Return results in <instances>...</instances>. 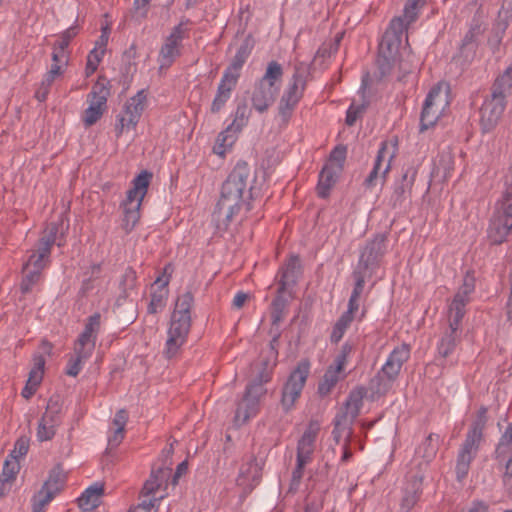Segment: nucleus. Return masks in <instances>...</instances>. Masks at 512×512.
<instances>
[{"mask_svg":"<svg viewBox=\"0 0 512 512\" xmlns=\"http://www.w3.org/2000/svg\"><path fill=\"white\" fill-rule=\"evenodd\" d=\"M61 228L62 224L58 222H52L46 226L35 248L31 250L28 260L23 265L25 269L43 271L49 265L53 245L57 244L60 247L64 244Z\"/></svg>","mask_w":512,"mask_h":512,"instance_id":"obj_7","label":"nucleus"},{"mask_svg":"<svg viewBox=\"0 0 512 512\" xmlns=\"http://www.w3.org/2000/svg\"><path fill=\"white\" fill-rule=\"evenodd\" d=\"M52 61V65H61V69H64L68 63L67 51L61 50L60 48L53 46Z\"/></svg>","mask_w":512,"mask_h":512,"instance_id":"obj_55","label":"nucleus"},{"mask_svg":"<svg viewBox=\"0 0 512 512\" xmlns=\"http://www.w3.org/2000/svg\"><path fill=\"white\" fill-rule=\"evenodd\" d=\"M282 76V66L276 61L269 62L264 75L256 82L251 95L252 106L257 112H266L274 103Z\"/></svg>","mask_w":512,"mask_h":512,"instance_id":"obj_5","label":"nucleus"},{"mask_svg":"<svg viewBox=\"0 0 512 512\" xmlns=\"http://www.w3.org/2000/svg\"><path fill=\"white\" fill-rule=\"evenodd\" d=\"M101 327L100 313H94L87 319L83 332L79 335L74 344V352L72 355L88 360L94 349L98 333Z\"/></svg>","mask_w":512,"mask_h":512,"instance_id":"obj_17","label":"nucleus"},{"mask_svg":"<svg viewBox=\"0 0 512 512\" xmlns=\"http://www.w3.org/2000/svg\"><path fill=\"white\" fill-rule=\"evenodd\" d=\"M236 86L237 84L232 82L231 79L228 80L226 78H221L217 87L216 95L210 107L211 113L216 114L221 111V109L230 99L232 91L236 88Z\"/></svg>","mask_w":512,"mask_h":512,"instance_id":"obj_34","label":"nucleus"},{"mask_svg":"<svg viewBox=\"0 0 512 512\" xmlns=\"http://www.w3.org/2000/svg\"><path fill=\"white\" fill-rule=\"evenodd\" d=\"M23 278L21 281V291L22 293H28L32 290L33 286L37 284L42 276V271L35 269H25L23 267Z\"/></svg>","mask_w":512,"mask_h":512,"instance_id":"obj_41","label":"nucleus"},{"mask_svg":"<svg viewBox=\"0 0 512 512\" xmlns=\"http://www.w3.org/2000/svg\"><path fill=\"white\" fill-rule=\"evenodd\" d=\"M496 452L499 456L512 453V423L507 427L497 446Z\"/></svg>","mask_w":512,"mask_h":512,"instance_id":"obj_50","label":"nucleus"},{"mask_svg":"<svg viewBox=\"0 0 512 512\" xmlns=\"http://www.w3.org/2000/svg\"><path fill=\"white\" fill-rule=\"evenodd\" d=\"M479 445L465 440L459 451L456 463V476L462 481L468 475L470 464L475 458Z\"/></svg>","mask_w":512,"mask_h":512,"instance_id":"obj_29","label":"nucleus"},{"mask_svg":"<svg viewBox=\"0 0 512 512\" xmlns=\"http://www.w3.org/2000/svg\"><path fill=\"white\" fill-rule=\"evenodd\" d=\"M345 367L333 362L325 371L322 380L318 385V393L322 396L328 395L336 384L345 378Z\"/></svg>","mask_w":512,"mask_h":512,"instance_id":"obj_31","label":"nucleus"},{"mask_svg":"<svg viewBox=\"0 0 512 512\" xmlns=\"http://www.w3.org/2000/svg\"><path fill=\"white\" fill-rule=\"evenodd\" d=\"M512 88V67H508L499 75L493 86L491 97L505 101Z\"/></svg>","mask_w":512,"mask_h":512,"instance_id":"obj_37","label":"nucleus"},{"mask_svg":"<svg viewBox=\"0 0 512 512\" xmlns=\"http://www.w3.org/2000/svg\"><path fill=\"white\" fill-rule=\"evenodd\" d=\"M439 435L429 434L421 445L416 449V454L424 459L425 463L430 462L436 455L438 449Z\"/></svg>","mask_w":512,"mask_h":512,"instance_id":"obj_40","label":"nucleus"},{"mask_svg":"<svg viewBox=\"0 0 512 512\" xmlns=\"http://www.w3.org/2000/svg\"><path fill=\"white\" fill-rule=\"evenodd\" d=\"M410 357V346L406 343L395 347L377 375L371 379L370 388L377 394H385L397 379L403 364Z\"/></svg>","mask_w":512,"mask_h":512,"instance_id":"obj_8","label":"nucleus"},{"mask_svg":"<svg viewBox=\"0 0 512 512\" xmlns=\"http://www.w3.org/2000/svg\"><path fill=\"white\" fill-rule=\"evenodd\" d=\"M512 231V190L503 193L496 202L488 228V238L492 244L506 241Z\"/></svg>","mask_w":512,"mask_h":512,"instance_id":"obj_10","label":"nucleus"},{"mask_svg":"<svg viewBox=\"0 0 512 512\" xmlns=\"http://www.w3.org/2000/svg\"><path fill=\"white\" fill-rule=\"evenodd\" d=\"M84 362H85V360L78 358L74 355H71V357L68 361L67 369H66L67 375L76 377L82 370V364Z\"/></svg>","mask_w":512,"mask_h":512,"instance_id":"obj_54","label":"nucleus"},{"mask_svg":"<svg viewBox=\"0 0 512 512\" xmlns=\"http://www.w3.org/2000/svg\"><path fill=\"white\" fill-rule=\"evenodd\" d=\"M305 73L306 68L302 64L295 66L291 82L281 96L278 104V115L283 124L289 122L293 111L303 97L306 86Z\"/></svg>","mask_w":512,"mask_h":512,"instance_id":"obj_12","label":"nucleus"},{"mask_svg":"<svg viewBox=\"0 0 512 512\" xmlns=\"http://www.w3.org/2000/svg\"><path fill=\"white\" fill-rule=\"evenodd\" d=\"M260 466L258 465L255 458L251 457L241 468L237 477V484L244 487L245 489H253V487L259 482L261 473Z\"/></svg>","mask_w":512,"mask_h":512,"instance_id":"obj_30","label":"nucleus"},{"mask_svg":"<svg viewBox=\"0 0 512 512\" xmlns=\"http://www.w3.org/2000/svg\"><path fill=\"white\" fill-rule=\"evenodd\" d=\"M65 482V472L60 467H55L49 473L41 490L33 498L47 505L63 489Z\"/></svg>","mask_w":512,"mask_h":512,"instance_id":"obj_23","label":"nucleus"},{"mask_svg":"<svg viewBox=\"0 0 512 512\" xmlns=\"http://www.w3.org/2000/svg\"><path fill=\"white\" fill-rule=\"evenodd\" d=\"M170 473L171 469L165 467L152 469L149 479L144 483L142 494L144 496L154 494L170 476Z\"/></svg>","mask_w":512,"mask_h":512,"instance_id":"obj_38","label":"nucleus"},{"mask_svg":"<svg viewBox=\"0 0 512 512\" xmlns=\"http://www.w3.org/2000/svg\"><path fill=\"white\" fill-rule=\"evenodd\" d=\"M194 297L190 291L180 295L171 315L163 354L167 359L176 357L187 342L191 329V308Z\"/></svg>","mask_w":512,"mask_h":512,"instance_id":"obj_4","label":"nucleus"},{"mask_svg":"<svg viewBox=\"0 0 512 512\" xmlns=\"http://www.w3.org/2000/svg\"><path fill=\"white\" fill-rule=\"evenodd\" d=\"M128 421V414L124 409H121L117 411L115 414L113 425L115 428H121L122 430H125L126 423Z\"/></svg>","mask_w":512,"mask_h":512,"instance_id":"obj_61","label":"nucleus"},{"mask_svg":"<svg viewBox=\"0 0 512 512\" xmlns=\"http://www.w3.org/2000/svg\"><path fill=\"white\" fill-rule=\"evenodd\" d=\"M367 274V270L356 267L353 272V278L355 279V285L350 297H354L359 299L365 285V277Z\"/></svg>","mask_w":512,"mask_h":512,"instance_id":"obj_52","label":"nucleus"},{"mask_svg":"<svg viewBox=\"0 0 512 512\" xmlns=\"http://www.w3.org/2000/svg\"><path fill=\"white\" fill-rule=\"evenodd\" d=\"M424 475L420 472L410 473L404 488V495L400 505L401 512H410L420 499Z\"/></svg>","mask_w":512,"mask_h":512,"instance_id":"obj_27","label":"nucleus"},{"mask_svg":"<svg viewBox=\"0 0 512 512\" xmlns=\"http://www.w3.org/2000/svg\"><path fill=\"white\" fill-rule=\"evenodd\" d=\"M299 274L300 260L293 255L280 269L279 293H284L289 286L293 285Z\"/></svg>","mask_w":512,"mask_h":512,"instance_id":"obj_32","label":"nucleus"},{"mask_svg":"<svg viewBox=\"0 0 512 512\" xmlns=\"http://www.w3.org/2000/svg\"><path fill=\"white\" fill-rule=\"evenodd\" d=\"M447 104L440 86L433 87L428 93L421 112L420 131L423 132L434 126Z\"/></svg>","mask_w":512,"mask_h":512,"instance_id":"obj_19","label":"nucleus"},{"mask_svg":"<svg viewBox=\"0 0 512 512\" xmlns=\"http://www.w3.org/2000/svg\"><path fill=\"white\" fill-rule=\"evenodd\" d=\"M359 299L357 298H354V297H350L349 299V302H348V309L346 312H344L343 314L354 319V315L355 313L358 311L359 309V302H358Z\"/></svg>","mask_w":512,"mask_h":512,"instance_id":"obj_62","label":"nucleus"},{"mask_svg":"<svg viewBox=\"0 0 512 512\" xmlns=\"http://www.w3.org/2000/svg\"><path fill=\"white\" fill-rule=\"evenodd\" d=\"M250 116L251 109L246 101L238 103L232 123L217 137L214 153L220 156L225 155L226 151L235 143L237 134L248 124Z\"/></svg>","mask_w":512,"mask_h":512,"instance_id":"obj_13","label":"nucleus"},{"mask_svg":"<svg viewBox=\"0 0 512 512\" xmlns=\"http://www.w3.org/2000/svg\"><path fill=\"white\" fill-rule=\"evenodd\" d=\"M504 483L508 487V489H512V458L506 464Z\"/></svg>","mask_w":512,"mask_h":512,"instance_id":"obj_64","label":"nucleus"},{"mask_svg":"<svg viewBox=\"0 0 512 512\" xmlns=\"http://www.w3.org/2000/svg\"><path fill=\"white\" fill-rule=\"evenodd\" d=\"M104 55V50L94 48L90 51L88 57H87V63L85 68L86 76L89 77L92 75L96 70L97 67Z\"/></svg>","mask_w":512,"mask_h":512,"instance_id":"obj_51","label":"nucleus"},{"mask_svg":"<svg viewBox=\"0 0 512 512\" xmlns=\"http://www.w3.org/2000/svg\"><path fill=\"white\" fill-rule=\"evenodd\" d=\"M367 102L363 101L359 104H357L355 101L351 103L349 106L347 113H346V119L345 122L348 126H353L356 121L361 118L367 108Z\"/></svg>","mask_w":512,"mask_h":512,"instance_id":"obj_47","label":"nucleus"},{"mask_svg":"<svg viewBox=\"0 0 512 512\" xmlns=\"http://www.w3.org/2000/svg\"><path fill=\"white\" fill-rule=\"evenodd\" d=\"M64 72V69H61V65H51L50 70L45 74L42 82L45 85L51 86L55 79L61 76Z\"/></svg>","mask_w":512,"mask_h":512,"instance_id":"obj_57","label":"nucleus"},{"mask_svg":"<svg viewBox=\"0 0 512 512\" xmlns=\"http://www.w3.org/2000/svg\"><path fill=\"white\" fill-rule=\"evenodd\" d=\"M167 270L168 266L164 268L163 274L158 276L152 285L154 290L151 293V300L147 307V312L150 315H154L162 311L166 306V301L169 294L167 286L170 281V275L166 274Z\"/></svg>","mask_w":512,"mask_h":512,"instance_id":"obj_25","label":"nucleus"},{"mask_svg":"<svg viewBox=\"0 0 512 512\" xmlns=\"http://www.w3.org/2000/svg\"><path fill=\"white\" fill-rule=\"evenodd\" d=\"M336 182V172L333 170L332 165H325L320 172L319 181L317 185V193L321 198H326L332 186Z\"/></svg>","mask_w":512,"mask_h":512,"instance_id":"obj_39","label":"nucleus"},{"mask_svg":"<svg viewBox=\"0 0 512 512\" xmlns=\"http://www.w3.org/2000/svg\"><path fill=\"white\" fill-rule=\"evenodd\" d=\"M346 158V148L344 146H336L330 154V162H335L338 168H341L342 163Z\"/></svg>","mask_w":512,"mask_h":512,"instance_id":"obj_58","label":"nucleus"},{"mask_svg":"<svg viewBox=\"0 0 512 512\" xmlns=\"http://www.w3.org/2000/svg\"><path fill=\"white\" fill-rule=\"evenodd\" d=\"M309 463H311V462L296 457V466L292 471L289 492H296L298 490L301 480L304 475V469H305L306 465Z\"/></svg>","mask_w":512,"mask_h":512,"instance_id":"obj_43","label":"nucleus"},{"mask_svg":"<svg viewBox=\"0 0 512 512\" xmlns=\"http://www.w3.org/2000/svg\"><path fill=\"white\" fill-rule=\"evenodd\" d=\"M277 345L278 338L274 337L268 345L266 355L261 359L263 367L258 371L253 382L247 386L243 398L238 403L234 417L237 425L245 424L259 412L260 399L267 392L263 385L270 381L273 368L276 365L278 357Z\"/></svg>","mask_w":512,"mask_h":512,"instance_id":"obj_2","label":"nucleus"},{"mask_svg":"<svg viewBox=\"0 0 512 512\" xmlns=\"http://www.w3.org/2000/svg\"><path fill=\"white\" fill-rule=\"evenodd\" d=\"M395 155V145L389 144L386 141L381 143L373 168L364 181V185L367 188L375 186L378 180H381L382 183L385 182L386 176L391 169V162Z\"/></svg>","mask_w":512,"mask_h":512,"instance_id":"obj_18","label":"nucleus"},{"mask_svg":"<svg viewBox=\"0 0 512 512\" xmlns=\"http://www.w3.org/2000/svg\"><path fill=\"white\" fill-rule=\"evenodd\" d=\"M386 242L384 234H378L369 241L360 253L357 267L367 271L376 268L386 251Z\"/></svg>","mask_w":512,"mask_h":512,"instance_id":"obj_21","label":"nucleus"},{"mask_svg":"<svg viewBox=\"0 0 512 512\" xmlns=\"http://www.w3.org/2000/svg\"><path fill=\"white\" fill-rule=\"evenodd\" d=\"M102 494L103 485L96 483L88 487L78 498L79 507L85 512L92 511L98 507Z\"/></svg>","mask_w":512,"mask_h":512,"instance_id":"obj_35","label":"nucleus"},{"mask_svg":"<svg viewBox=\"0 0 512 512\" xmlns=\"http://www.w3.org/2000/svg\"><path fill=\"white\" fill-rule=\"evenodd\" d=\"M506 101L493 97L486 99L480 109V123L485 132L492 130L500 120Z\"/></svg>","mask_w":512,"mask_h":512,"instance_id":"obj_24","label":"nucleus"},{"mask_svg":"<svg viewBox=\"0 0 512 512\" xmlns=\"http://www.w3.org/2000/svg\"><path fill=\"white\" fill-rule=\"evenodd\" d=\"M29 450V438L23 436L18 438L14 445V449L10 453L13 461H18L19 458L25 456Z\"/></svg>","mask_w":512,"mask_h":512,"instance_id":"obj_53","label":"nucleus"},{"mask_svg":"<svg viewBox=\"0 0 512 512\" xmlns=\"http://www.w3.org/2000/svg\"><path fill=\"white\" fill-rule=\"evenodd\" d=\"M416 175L417 169L413 166H409L405 169L401 179L395 183L391 197L394 206L402 204L410 195Z\"/></svg>","mask_w":512,"mask_h":512,"instance_id":"obj_28","label":"nucleus"},{"mask_svg":"<svg viewBox=\"0 0 512 512\" xmlns=\"http://www.w3.org/2000/svg\"><path fill=\"white\" fill-rule=\"evenodd\" d=\"M152 173L142 171L132 181V187L127 191L125 200L121 203L123 209L122 228L130 233L140 219V208L147 194Z\"/></svg>","mask_w":512,"mask_h":512,"instance_id":"obj_6","label":"nucleus"},{"mask_svg":"<svg viewBox=\"0 0 512 512\" xmlns=\"http://www.w3.org/2000/svg\"><path fill=\"white\" fill-rule=\"evenodd\" d=\"M20 465L18 461H13L12 459H7L4 463L2 473L0 475V480L4 484H11V482L15 479L17 473L19 472Z\"/></svg>","mask_w":512,"mask_h":512,"instance_id":"obj_48","label":"nucleus"},{"mask_svg":"<svg viewBox=\"0 0 512 512\" xmlns=\"http://www.w3.org/2000/svg\"><path fill=\"white\" fill-rule=\"evenodd\" d=\"M255 175L246 162H238L222 184L221 195L213 212L218 229H227L251 198Z\"/></svg>","mask_w":512,"mask_h":512,"instance_id":"obj_1","label":"nucleus"},{"mask_svg":"<svg viewBox=\"0 0 512 512\" xmlns=\"http://www.w3.org/2000/svg\"><path fill=\"white\" fill-rule=\"evenodd\" d=\"M487 420V408L481 407L472 421L465 440L479 445L483 437V430L486 426Z\"/></svg>","mask_w":512,"mask_h":512,"instance_id":"obj_36","label":"nucleus"},{"mask_svg":"<svg viewBox=\"0 0 512 512\" xmlns=\"http://www.w3.org/2000/svg\"><path fill=\"white\" fill-rule=\"evenodd\" d=\"M75 35L76 31L74 28L67 29L61 34L59 40L54 44V46L66 51L70 41L75 37Z\"/></svg>","mask_w":512,"mask_h":512,"instance_id":"obj_56","label":"nucleus"},{"mask_svg":"<svg viewBox=\"0 0 512 512\" xmlns=\"http://www.w3.org/2000/svg\"><path fill=\"white\" fill-rule=\"evenodd\" d=\"M250 54V50L248 49V45H241L235 56L233 57L230 65L225 69L222 78H226L228 80L231 79L232 82L238 83V79L240 77V71L248 59Z\"/></svg>","mask_w":512,"mask_h":512,"instance_id":"obj_33","label":"nucleus"},{"mask_svg":"<svg viewBox=\"0 0 512 512\" xmlns=\"http://www.w3.org/2000/svg\"><path fill=\"white\" fill-rule=\"evenodd\" d=\"M425 4L426 0H407L403 9L407 21H416L419 11Z\"/></svg>","mask_w":512,"mask_h":512,"instance_id":"obj_49","label":"nucleus"},{"mask_svg":"<svg viewBox=\"0 0 512 512\" xmlns=\"http://www.w3.org/2000/svg\"><path fill=\"white\" fill-rule=\"evenodd\" d=\"M187 21L180 22L173 28L169 36L165 39L159 53V62L161 68L169 67L176 57L180 55V47L183 39L188 37Z\"/></svg>","mask_w":512,"mask_h":512,"instance_id":"obj_20","label":"nucleus"},{"mask_svg":"<svg viewBox=\"0 0 512 512\" xmlns=\"http://www.w3.org/2000/svg\"><path fill=\"white\" fill-rule=\"evenodd\" d=\"M249 298V294L245 292H238L233 299V307L240 309L244 306L245 302Z\"/></svg>","mask_w":512,"mask_h":512,"instance_id":"obj_63","label":"nucleus"},{"mask_svg":"<svg viewBox=\"0 0 512 512\" xmlns=\"http://www.w3.org/2000/svg\"><path fill=\"white\" fill-rule=\"evenodd\" d=\"M474 291V281L472 278H465L463 285L454 295L448 305L447 321L448 327L442 333L438 343V353L446 358L456 349L462 334L461 322L466 313V305L470 301V295Z\"/></svg>","mask_w":512,"mask_h":512,"instance_id":"obj_3","label":"nucleus"},{"mask_svg":"<svg viewBox=\"0 0 512 512\" xmlns=\"http://www.w3.org/2000/svg\"><path fill=\"white\" fill-rule=\"evenodd\" d=\"M110 95L108 81L99 78L87 95L88 107L83 112L82 120L86 127L94 125L107 109V99Z\"/></svg>","mask_w":512,"mask_h":512,"instance_id":"obj_14","label":"nucleus"},{"mask_svg":"<svg viewBox=\"0 0 512 512\" xmlns=\"http://www.w3.org/2000/svg\"><path fill=\"white\" fill-rule=\"evenodd\" d=\"M363 397L364 390L362 388L353 390L346 401L345 410L336 415L332 434L337 443L343 439L344 443L350 444L353 433L352 425L359 415Z\"/></svg>","mask_w":512,"mask_h":512,"instance_id":"obj_11","label":"nucleus"},{"mask_svg":"<svg viewBox=\"0 0 512 512\" xmlns=\"http://www.w3.org/2000/svg\"><path fill=\"white\" fill-rule=\"evenodd\" d=\"M319 432L320 424L317 421H311L298 441L297 458L312 461Z\"/></svg>","mask_w":512,"mask_h":512,"instance_id":"obj_26","label":"nucleus"},{"mask_svg":"<svg viewBox=\"0 0 512 512\" xmlns=\"http://www.w3.org/2000/svg\"><path fill=\"white\" fill-rule=\"evenodd\" d=\"M146 104L147 93L145 90L138 91L136 95L127 100L122 112L117 116V123L115 125L117 137L136 127L146 108Z\"/></svg>","mask_w":512,"mask_h":512,"instance_id":"obj_15","label":"nucleus"},{"mask_svg":"<svg viewBox=\"0 0 512 512\" xmlns=\"http://www.w3.org/2000/svg\"><path fill=\"white\" fill-rule=\"evenodd\" d=\"M310 372V363L307 360L300 361L291 372L282 391V406L286 411L290 410L300 397Z\"/></svg>","mask_w":512,"mask_h":512,"instance_id":"obj_16","label":"nucleus"},{"mask_svg":"<svg viewBox=\"0 0 512 512\" xmlns=\"http://www.w3.org/2000/svg\"><path fill=\"white\" fill-rule=\"evenodd\" d=\"M283 293H279L272 302V323L274 325L281 322L285 315L287 300L283 297Z\"/></svg>","mask_w":512,"mask_h":512,"instance_id":"obj_45","label":"nucleus"},{"mask_svg":"<svg viewBox=\"0 0 512 512\" xmlns=\"http://www.w3.org/2000/svg\"><path fill=\"white\" fill-rule=\"evenodd\" d=\"M61 408L56 400L50 399L45 413L43 414L37 429V439L41 442L51 440L56 427L60 424Z\"/></svg>","mask_w":512,"mask_h":512,"instance_id":"obj_22","label":"nucleus"},{"mask_svg":"<svg viewBox=\"0 0 512 512\" xmlns=\"http://www.w3.org/2000/svg\"><path fill=\"white\" fill-rule=\"evenodd\" d=\"M352 321H353L352 318L342 314L341 317L337 320V322L335 323V325L333 327V330H332V333L330 336L331 342L338 343L342 339L345 331L350 326Z\"/></svg>","mask_w":512,"mask_h":512,"instance_id":"obj_46","label":"nucleus"},{"mask_svg":"<svg viewBox=\"0 0 512 512\" xmlns=\"http://www.w3.org/2000/svg\"><path fill=\"white\" fill-rule=\"evenodd\" d=\"M136 272L132 269H127L120 281V288L122 290V294L120 297L128 298L131 295V291H133L136 287Z\"/></svg>","mask_w":512,"mask_h":512,"instance_id":"obj_44","label":"nucleus"},{"mask_svg":"<svg viewBox=\"0 0 512 512\" xmlns=\"http://www.w3.org/2000/svg\"><path fill=\"white\" fill-rule=\"evenodd\" d=\"M125 430L121 428H115L112 435L108 438V445L110 448L118 447L124 439Z\"/></svg>","mask_w":512,"mask_h":512,"instance_id":"obj_60","label":"nucleus"},{"mask_svg":"<svg viewBox=\"0 0 512 512\" xmlns=\"http://www.w3.org/2000/svg\"><path fill=\"white\" fill-rule=\"evenodd\" d=\"M45 359L42 355L38 354L33 357V368L31 369L28 377V382L33 385L39 386L44 374Z\"/></svg>","mask_w":512,"mask_h":512,"instance_id":"obj_42","label":"nucleus"},{"mask_svg":"<svg viewBox=\"0 0 512 512\" xmlns=\"http://www.w3.org/2000/svg\"><path fill=\"white\" fill-rule=\"evenodd\" d=\"M413 22L414 21H407L404 14L391 20L390 26L379 44L377 63L383 75L389 73L392 67V50H396L397 47H399L408 26Z\"/></svg>","mask_w":512,"mask_h":512,"instance_id":"obj_9","label":"nucleus"},{"mask_svg":"<svg viewBox=\"0 0 512 512\" xmlns=\"http://www.w3.org/2000/svg\"><path fill=\"white\" fill-rule=\"evenodd\" d=\"M352 349H353V347L351 344H349V343L343 344L340 352L337 354V356L335 357L333 362L345 367L347 364L348 356L351 354Z\"/></svg>","mask_w":512,"mask_h":512,"instance_id":"obj_59","label":"nucleus"}]
</instances>
